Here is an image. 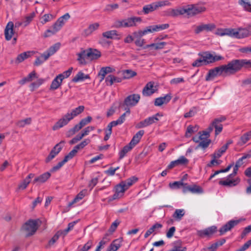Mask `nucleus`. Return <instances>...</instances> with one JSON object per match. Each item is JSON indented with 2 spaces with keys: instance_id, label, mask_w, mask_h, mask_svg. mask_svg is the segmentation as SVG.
Returning <instances> with one entry per match:
<instances>
[{
  "instance_id": "obj_53",
  "label": "nucleus",
  "mask_w": 251,
  "mask_h": 251,
  "mask_svg": "<svg viewBox=\"0 0 251 251\" xmlns=\"http://www.w3.org/2000/svg\"><path fill=\"white\" fill-rule=\"evenodd\" d=\"M77 149H75V147H74L73 150L65 156L64 158V161L67 162L68 160L73 158L77 153Z\"/></svg>"
},
{
  "instance_id": "obj_58",
  "label": "nucleus",
  "mask_w": 251,
  "mask_h": 251,
  "mask_svg": "<svg viewBox=\"0 0 251 251\" xmlns=\"http://www.w3.org/2000/svg\"><path fill=\"white\" fill-rule=\"evenodd\" d=\"M185 184L182 181H175L173 183H170L169 186L172 189H177L179 188L181 186L184 187Z\"/></svg>"
},
{
  "instance_id": "obj_1",
  "label": "nucleus",
  "mask_w": 251,
  "mask_h": 251,
  "mask_svg": "<svg viewBox=\"0 0 251 251\" xmlns=\"http://www.w3.org/2000/svg\"><path fill=\"white\" fill-rule=\"evenodd\" d=\"M243 68H251V60L233 59L226 65H223L210 70L206 77V81H210L218 76H227L233 75Z\"/></svg>"
},
{
  "instance_id": "obj_42",
  "label": "nucleus",
  "mask_w": 251,
  "mask_h": 251,
  "mask_svg": "<svg viewBox=\"0 0 251 251\" xmlns=\"http://www.w3.org/2000/svg\"><path fill=\"white\" fill-rule=\"evenodd\" d=\"M238 3L243 7L245 10L251 12V3L250 0H239Z\"/></svg>"
},
{
  "instance_id": "obj_52",
  "label": "nucleus",
  "mask_w": 251,
  "mask_h": 251,
  "mask_svg": "<svg viewBox=\"0 0 251 251\" xmlns=\"http://www.w3.org/2000/svg\"><path fill=\"white\" fill-rule=\"evenodd\" d=\"M70 16L69 13H66L63 16L60 17L57 22L61 25L62 26L64 25L65 22L70 18Z\"/></svg>"
},
{
  "instance_id": "obj_47",
  "label": "nucleus",
  "mask_w": 251,
  "mask_h": 251,
  "mask_svg": "<svg viewBox=\"0 0 251 251\" xmlns=\"http://www.w3.org/2000/svg\"><path fill=\"white\" fill-rule=\"evenodd\" d=\"M227 150V146H222L219 150L216 151L213 154L212 157L214 158H220L222 155Z\"/></svg>"
},
{
  "instance_id": "obj_62",
  "label": "nucleus",
  "mask_w": 251,
  "mask_h": 251,
  "mask_svg": "<svg viewBox=\"0 0 251 251\" xmlns=\"http://www.w3.org/2000/svg\"><path fill=\"white\" fill-rule=\"evenodd\" d=\"M119 7L118 4H107L104 9V11L106 12H111L113 10L117 9Z\"/></svg>"
},
{
  "instance_id": "obj_4",
  "label": "nucleus",
  "mask_w": 251,
  "mask_h": 251,
  "mask_svg": "<svg viewBox=\"0 0 251 251\" xmlns=\"http://www.w3.org/2000/svg\"><path fill=\"white\" fill-rule=\"evenodd\" d=\"M142 19L139 17H131L126 19L117 20L114 23L116 28L130 27L136 26L137 23H141Z\"/></svg>"
},
{
  "instance_id": "obj_35",
  "label": "nucleus",
  "mask_w": 251,
  "mask_h": 251,
  "mask_svg": "<svg viewBox=\"0 0 251 251\" xmlns=\"http://www.w3.org/2000/svg\"><path fill=\"white\" fill-rule=\"evenodd\" d=\"M138 180V178L135 176H133L125 181H122V184H123L126 189H128V188L132 185L134 183H135Z\"/></svg>"
},
{
  "instance_id": "obj_11",
  "label": "nucleus",
  "mask_w": 251,
  "mask_h": 251,
  "mask_svg": "<svg viewBox=\"0 0 251 251\" xmlns=\"http://www.w3.org/2000/svg\"><path fill=\"white\" fill-rule=\"evenodd\" d=\"M205 7L196 5L191 4L187 6V15L188 17H193L199 13L204 12Z\"/></svg>"
},
{
  "instance_id": "obj_16",
  "label": "nucleus",
  "mask_w": 251,
  "mask_h": 251,
  "mask_svg": "<svg viewBox=\"0 0 251 251\" xmlns=\"http://www.w3.org/2000/svg\"><path fill=\"white\" fill-rule=\"evenodd\" d=\"M216 231L217 227L215 226H212L203 230H198L197 231V234L201 237H204L205 236H209L212 235Z\"/></svg>"
},
{
  "instance_id": "obj_32",
  "label": "nucleus",
  "mask_w": 251,
  "mask_h": 251,
  "mask_svg": "<svg viewBox=\"0 0 251 251\" xmlns=\"http://www.w3.org/2000/svg\"><path fill=\"white\" fill-rule=\"evenodd\" d=\"M134 147L131 145H130V144L128 143L127 145L125 146L119 152V159H123L126 154L131 151V150Z\"/></svg>"
},
{
  "instance_id": "obj_37",
  "label": "nucleus",
  "mask_w": 251,
  "mask_h": 251,
  "mask_svg": "<svg viewBox=\"0 0 251 251\" xmlns=\"http://www.w3.org/2000/svg\"><path fill=\"white\" fill-rule=\"evenodd\" d=\"M100 25L98 23H95L89 25L88 27L84 30V33L86 36H88L92 33L98 29Z\"/></svg>"
},
{
  "instance_id": "obj_17",
  "label": "nucleus",
  "mask_w": 251,
  "mask_h": 251,
  "mask_svg": "<svg viewBox=\"0 0 251 251\" xmlns=\"http://www.w3.org/2000/svg\"><path fill=\"white\" fill-rule=\"evenodd\" d=\"M14 24L12 22H9L7 24L4 29V35L6 40H10L14 34Z\"/></svg>"
},
{
  "instance_id": "obj_39",
  "label": "nucleus",
  "mask_w": 251,
  "mask_h": 251,
  "mask_svg": "<svg viewBox=\"0 0 251 251\" xmlns=\"http://www.w3.org/2000/svg\"><path fill=\"white\" fill-rule=\"evenodd\" d=\"M162 227V225L159 223H156L153 225L150 229H149L144 235V237L147 238L152 233L155 231L157 229L161 228Z\"/></svg>"
},
{
  "instance_id": "obj_10",
  "label": "nucleus",
  "mask_w": 251,
  "mask_h": 251,
  "mask_svg": "<svg viewBox=\"0 0 251 251\" xmlns=\"http://www.w3.org/2000/svg\"><path fill=\"white\" fill-rule=\"evenodd\" d=\"M65 141L62 140L59 143L57 144L51 150L49 155L46 159V162H49L58 153L61 151Z\"/></svg>"
},
{
  "instance_id": "obj_14",
  "label": "nucleus",
  "mask_w": 251,
  "mask_h": 251,
  "mask_svg": "<svg viewBox=\"0 0 251 251\" xmlns=\"http://www.w3.org/2000/svg\"><path fill=\"white\" fill-rule=\"evenodd\" d=\"M157 90L154 83L152 81L148 82L142 90V94L145 96H150L154 93Z\"/></svg>"
},
{
  "instance_id": "obj_8",
  "label": "nucleus",
  "mask_w": 251,
  "mask_h": 251,
  "mask_svg": "<svg viewBox=\"0 0 251 251\" xmlns=\"http://www.w3.org/2000/svg\"><path fill=\"white\" fill-rule=\"evenodd\" d=\"M73 119L69 112L64 115L62 118L59 119L52 126V129L56 130L67 125Z\"/></svg>"
},
{
  "instance_id": "obj_13",
  "label": "nucleus",
  "mask_w": 251,
  "mask_h": 251,
  "mask_svg": "<svg viewBox=\"0 0 251 251\" xmlns=\"http://www.w3.org/2000/svg\"><path fill=\"white\" fill-rule=\"evenodd\" d=\"M190 192L193 194H201L203 192V189L200 186L196 184L192 185H188L185 184V186L183 187V192L184 193Z\"/></svg>"
},
{
  "instance_id": "obj_63",
  "label": "nucleus",
  "mask_w": 251,
  "mask_h": 251,
  "mask_svg": "<svg viewBox=\"0 0 251 251\" xmlns=\"http://www.w3.org/2000/svg\"><path fill=\"white\" fill-rule=\"evenodd\" d=\"M154 2L155 3V5H156L157 9L159 7L169 6L171 5V3L169 1V0H162Z\"/></svg>"
},
{
  "instance_id": "obj_64",
  "label": "nucleus",
  "mask_w": 251,
  "mask_h": 251,
  "mask_svg": "<svg viewBox=\"0 0 251 251\" xmlns=\"http://www.w3.org/2000/svg\"><path fill=\"white\" fill-rule=\"evenodd\" d=\"M92 119V118L91 116H88L86 118L82 119L79 123V124L81 126L82 128L86 125L89 123L91 121Z\"/></svg>"
},
{
  "instance_id": "obj_38",
  "label": "nucleus",
  "mask_w": 251,
  "mask_h": 251,
  "mask_svg": "<svg viewBox=\"0 0 251 251\" xmlns=\"http://www.w3.org/2000/svg\"><path fill=\"white\" fill-rule=\"evenodd\" d=\"M185 215V211L183 209H176L173 215L174 219L177 221H180Z\"/></svg>"
},
{
  "instance_id": "obj_3",
  "label": "nucleus",
  "mask_w": 251,
  "mask_h": 251,
  "mask_svg": "<svg viewBox=\"0 0 251 251\" xmlns=\"http://www.w3.org/2000/svg\"><path fill=\"white\" fill-rule=\"evenodd\" d=\"M39 220H29L21 227V231L25 234L26 237L34 235L39 226Z\"/></svg>"
},
{
  "instance_id": "obj_19",
  "label": "nucleus",
  "mask_w": 251,
  "mask_h": 251,
  "mask_svg": "<svg viewBox=\"0 0 251 251\" xmlns=\"http://www.w3.org/2000/svg\"><path fill=\"white\" fill-rule=\"evenodd\" d=\"M172 97L171 94H167L164 97L157 98L155 99L154 105L156 106H160L163 104H166L171 100Z\"/></svg>"
},
{
  "instance_id": "obj_5",
  "label": "nucleus",
  "mask_w": 251,
  "mask_h": 251,
  "mask_svg": "<svg viewBox=\"0 0 251 251\" xmlns=\"http://www.w3.org/2000/svg\"><path fill=\"white\" fill-rule=\"evenodd\" d=\"M226 120V118L224 116H221L219 118H215L207 128L206 131H208L209 134L210 132L213 130V128H215V136L218 135L222 132L223 128L222 122L225 121Z\"/></svg>"
},
{
  "instance_id": "obj_12",
  "label": "nucleus",
  "mask_w": 251,
  "mask_h": 251,
  "mask_svg": "<svg viewBox=\"0 0 251 251\" xmlns=\"http://www.w3.org/2000/svg\"><path fill=\"white\" fill-rule=\"evenodd\" d=\"M240 222V220H230L226 224L224 225L219 230L220 235H222L226 232L230 230L235 226L237 225Z\"/></svg>"
},
{
  "instance_id": "obj_33",
  "label": "nucleus",
  "mask_w": 251,
  "mask_h": 251,
  "mask_svg": "<svg viewBox=\"0 0 251 251\" xmlns=\"http://www.w3.org/2000/svg\"><path fill=\"white\" fill-rule=\"evenodd\" d=\"M31 53V51H26L19 54L16 59L15 62L17 64L22 62L25 59L29 57Z\"/></svg>"
},
{
  "instance_id": "obj_21",
  "label": "nucleus",
  "mask_w": 251,
  "mask_h": 251,
  "mask_svg": "<svg viewBox=\"0 0 251 251\" xmlns=\"http://www.w3.org/2000/svg\"><path fill=\"white\" fill-rule=\"evenodd\" d=\"M51 174L49 172H46L35 177L33 180V184H42L45 183L50 177Z\"/></svg>"
},
{
  "instance_id": "obj_54",
  "label": "nucleus",
  "mask_w": 251,
  "mask_h": 251,
  "mask_svg": "<svg viewBox=\"0 0 251 251\" xmlns=\"http://www.w3.org/2000/svg\"><path fill=\"white\" fill-rule=\"evenodd\" d=\"M226 35L229 36L231 37L236 38V29L234 28H225Z\"/></svg>"
},
{
  "instance_id": "obj_60",
  "label": "nucleus",
  "mask_w": 251,
  "mask_h": 251,
  "mask_svg": "<svg viewBox=\"0 0 251 251\" xmlns=\"http://www.w3.org/2000/svg\"><path fill=\"white\" fill-rule=\"evenodd\" d=\"M35 16L34 13H30L29 15L27 16L25 18V20L23 22L24 26H27L33 20Z\"/></svg>"
},
{
  "instance_id": "obj_61",
  "label": "nucleus",
  "mask_w": 251,
  "mask_h": 251,
  "mask_svg": "<svg viewBox=\"0 0 251 251\" xmlns=\"http://www.w3.org/2000/svg\"><path fill=\"white\" fill-rule=\"evenodd\" d=\"M46 60H45V57L43 56V53L41 55V56L40 57L36 58V59L34 62V65L36 66H40V65H41L42 63H43Z\"/></svg>"
},
{
  "instance_id": "obj_28",
  "label": "nucleus",
  "mask_w": 251,
  "mask_h": 251,
  "mask_svg": "<svg viewBox=\"0 0 251 251\" xmlns=\"http://www.w3.org/2000/svg\"><path fill=\"white\" fill-rule=\"evenodd\" d=\"M199 135H196L193 138V140L196 143H200V141L208 138L210 136V134L206 130L203 131L202 132H199Z\"/></svg>"
},
{
  "instance_id": "obj_2",
  "label": "nucleus",
  "mask_w": 251,
  "mask_h": 251,
  "mask_svg": "<svg viewBox=\"0 0 251 251\" xmlns=\"http://www.w3.org/2000/svg\"><path fill=\"white\" fill-rule=\"evenodd\" d=\"M199 55L200 57L192 63L193 67H199L206 65L224 59V57L221 55H213L208 52L199 53Z\"/></svg>"
},
{
  "instance_id": "obj_55",
  "label": "nucleus",
  "mask_w": 251,
  "mask_h": 251,
  "mask_svg": "<svg viewBox=\"0 0 251 251\" xmlns=\"http://www.w3.org/2000/svg\"><path fill=\"white\" fill-rule=\"evenodd\" d=\"M154 27V32L159 31L168 28L169 27V25L168 24L153 25Z\"/></svg>"
},
{
  "instance_id": "obj_43",
  "label": "nucleus",
  "mask_w": 251,
  "mask_h": 251,
  "mask_svg": "<svg viewBox=\"0 0 251 251\" xmlns=\"http://www.w3.org/2000/svg\"><path fill=\"white\" fill-rule=\"evenodd\" d=\"M84 106L83 105H80L75 108V109L72 110L69 113L71 117H72L73 119H74V117L81 113L84 111Z\"/></svg>"
},
{
  "instance_id": "obj_56",
  "label": "nucleus",
  "mask_w": 251,
  "mask_h": 251,
  "mask_svg": "<svg viewBox=\"0 0 251 251\" xmlns=\"http://www.w3.org/2000/svg\"><path fill=\"white\" fill-rule=\"evenodd\" d=\"M210 142V140L208 139V138L203 139L199 143L197 148L201 147L203 149H205L208 147Z\"/></svg>"
},
{
  "instance_id": "obj_7",
  "label": "nucleus",
  "mask_w": 251,
  "mask_h": 251,
  "mask_svg": "<svg viewBox=\"0 0 251 251\" xmlns=\"http://www.w3.org/2000/svg\"><path fill=\"white\" fill-rule=\"evenodd\" d=\"M126 190V188L121 182L115 187V194L112 197L108 198V201L110 202L113 200L120 199L124 195V193Z\"/></svg>"
},
{
  "instance_id": "obj_27",
  "label": "nucleus",
  "mask_w": 251,
  "mask_h": 251,
  "mask_svg": "<svg viewBox=\"0 0 251 251\" xmlns=\"http://www.w3.org/2000/svg\"><path fill=\"white\" fill-rule=\"evenodd\" d=\"M62 77V75H58L56 76V77L52 80L51 82V84L50 86V89L56 90L59 87L63 80L62 79H61V77Z\"/></svg>"
},
{
  "instance_id": "obj_31",
  "label": "nucleus",
  "mask_w": 251,
  "mask_h": 251,
  "mask_svg": "<svg viewBox=\"0 0 251 251\" xmlns=\"http://www.w3.org/2000/svg\"><path fill=\"white\" fill-rule=\"evenodd\" d=\"M87 193V190L84 189L80 191L75 197V198L68 204L69 206H72L74 204L82 200Z\"/></svg>"
},
{
  "instance_id": "obj_48",
  "label": "nucleus",
  "mask_w": 251,
  "mask_h": 251,
  "mask_svg": "<svg viewBox=\"0 0 251 251\" xmlns=\"http://www.w3.org/2000/svg\"><path fill=\"white\" fill-rule=\"evenodd\" d=\"M136 73L131 70H126L123 71V75L124 79H129L136 75Z\"/></svg>"
},
{
  "instance_id": "obj_44",
  "label": "nucleus",
  "mask_w": 251,
  "mask_h": 251,
  "mask_svg": "<svg viewBox=\"0 0 251 251\" xmlns=\"http://www.w3.org/2000/svg\"><path fill=\"white\" fill-rule=\"evenodd\" d=\"M160 116L159 113L156 114L155 115L150 117L146 119H145L144 123H145L146 126H149L155 122L158 121V119L157 118V116Z\"/></svg>"
},
{
  "instance_id": "obj_24",
  "label": "nucleus",
  "mask_w": 251,
  "mask_h": 251,
  "mask_svg": "<svg viewBox=\"0 0 251 251\" xmlns=\"http://www.w3.org/2000/svg\"><path fill=\"white\" fill-rule=\"evenodd\" d=\"M122 240L121 239L114 240L107 248L106 251H116L121 246Z\"/></svg>"
},
{
  "instance_id": "obj_22",
  "label": "nucleus",
  "mask_w": 251,
  "mask_h": 251,
  "mask_svg": "<svg viewBox=\"0 0 251 251\" xmlns=\"http://www.w3.org/2000/svg\"><path fill=\"white\" fill-rule=\"evenodd\" d=\"M102 35L103 37L107 39H120L121 36L118 33L116 30H112L103 32Z\"/></svg>"
},
{
  "instance_id": "obj_57",
  "label": "nucleus",
  "mask_w": 251,
  "mask_h": 251,
  "mask_svg": "<svg viewBox=\"0 0 251 251\" xmlns=\"http://www.w3.org/2000/svg\"><path fill=\"white\" fill-rule=\"evenodd\" d=\"M176 164H177V165H187L189 162L188 159H187L184 156H180L178 159L176 160Z\"/></svg>"
},
{
  "instance_id": "obj_20",
  "label": "nucleus",
  "mask_w": 251,
  "mask_h": 251,
  "mask_svg": "<svg viewBox=\"0 0 251 251\" xmlns=\"http://www.w3.org/2000/svg\"><path fill=\"white\" fill-rule=\"evenodd\" d=\"M100 56L101 53L99 50L92 48L88 49L87 59L91 60H96L98 59Z\"/></svg>"
},
{
  "instance_id": "obj_46",
  "label": "nucleus",
  "mask_w": 251,
  "mask_h": 251,
  "mask_svg": "<svg viewBox=\"0 0 251 251\" xmlns=\"http://www.w3.org/2000/svg\"><path fill=\"white\" fill-rule=\"evenodd\" d=\"M114 69L110 67H102L100 69L98 74V76H105V75L110 73H112Z\"/></svg>"
},
{
  "instance_id": "obj_25",
  "label": "nucleus",
  "mask_w": 251,
  "mask_h": 251,
  "mask_svg": "<svg viewBox=\"0 0 251 251\" xmlns=\"http://www.w3.org/2000/svg\"><path fill=\"white\" fill-rule=\"evenodd\" d=\"M35 175L32 173L29 174L26 178L19 185L18 189L24 190L30 182V180Z\"/></svg>"
},
{
  "instance_id": "obj_34",
  "label": "nucleus",
  "mask_w": 251,
  "mask_h": 251,
  "mask_svg": "<svg viewBox=\"0 0 251 251\" xmlns=\"http://www.w3.org/2000/svg\"><path fill=\"white\" fill-rule=\"evenodd\" d=\"M90 76L88 75H85L82 72H79L73 78L72 81L74 82L82 81L86 79L89 78Z\"/></svg>"
},
{
  "instance_id": "obj_26",
  "label": "nucleus",
  "mask_w": 251,
  "mask_h": 251,
  "mask_svg": "<svg viewBox=\"0 0 251 251\" xmlns=\"http://www.w3.org/2000/svg\"><path fill=\"white\" fill-rule=\"evenodd\" d=\"M122 78L115 76L113 75H108L105 78V82L107 85H112L114 83H120L122 81Z\"/></svg>"
},
{
  "instance_id": "obj_50",
  "label": "nucleus",
  "mask_w": 251,
  "mask_h": 251,
  "mask_svg": "<svg viewBox=\"0 0 251 251\" xmlns=\"http://www.w3.org/2000/svg\"><path fill=\"white\" fill-rule=\"evenodd\" d=\"M186 247L181 246V242L177 241L173 248L170 251H186Z\"/></svg>"
},
{
  "instance_id": "obj_45",
  "label": "nucleus",
  "mask_w": 251,
  "mask_h": 251,
  "mask_svg": "<svg viewBox=\"0 0 251 251\" xmlns=\"http://www.w3.org/2000/svg\"><path fill=\"white\" fill-rule=\"evenodd\" d=\"M93 245V241L92 240H89L87 242L84 244L81 248L78 247L77 251H88Z\"/></svg>"
},
{
  "instance_id": "obj_9",
  "label": "nucleus",
  "mask_w": 251,
  "mask_h": 251,
  "mask_svg": "<svg viewBox=\"0 0 251 251\" xmlns=\"http://www.w3.org/2000/svg\"><path fill=\"white\" fill-rule=\"evenodd\" d=\"M140 99V96L139 94L130 95L125 98L123 105L127 107L134 106L138 103Z\"/></svg>"
},
{
  "instance_id": "obj_41",
  "label": "nucleus",
  "mask_w": 251,
  "mask_h": 251,
  "mask_svg": "<svg viewBox=\"0 0 251 251\" xmlns=\"http://www.w3.org/2000/svg\"><path fill=\"white\" fill-rule=\"evenodd\" d=\"M239 179H234L232 180H221L219 181V184L224 186H235L239 183Z\"/></svg>"
},
{
  "instance_id": "obj_29",
  "label": "nucleus",
  "mask_w": 251,
  "mask_h": 251,
  "mask_svg": "<svg viewBox=\"0 0 251 251\" xmlns=\"http://www.w3.org/2000/svg\"><path fill=\"white\" fill-rule=\"evenodd\" d=\"M37 78L36 73L35 71H32L28 74V75L19 81V83L21 85H24L25 83L31 81L33 79Z\"/></svg>"
},
{
  "instance_id": "obj_59",
  "label": "nucleus",
  "mask_w": 251,
  "mask_h": 251,
  "mask_svg": "<svg viewBox=\"0 0 251 251\" xmlns=\"http://www.w3.org/2000/svg\"><path fill=\"white\" fill-rule=\"evenodd\" d=\"M44 82V79L43 78L38 79L35 82L32 83L30 84V87L32 88V90H34V88H37L39 87L41 85H42Z\"/></svg>"
},
{
  "instance_id": "obj_15",
  "label": "nucleus",
  "mask_w": 251,
  "mask_h": 251,
  "mask_svg": "<svg viewBox=\"0 0 251 251\" xmlns=\"http://www.w3.org/2000/svg\"><path fill=\"white\" fill-rule=\"evenodd\" d=\"M60 44L57 43L52 46H51L46 51L43 53V56L45 57V60H48V58L54 54L60 48Z\"/></svg>"
},
{
  "instance_id": "obj_6",
  "label": "nucleus",
  "mask_w": 251,
  "mask_h": 251,
  "mask_svg": "<svg viewBox=\"0 0 251 251\" xmlns=\"http://www.w3.org/2000/svg\"><path fill=\"white\" fill-rule=\"evenodd\" d=\"M192 28L194 30V33L195 34H199L201 32L204 31H212L216 28V25L212 23L205 24L201 23L198 25H193Z\"/></svg>"
},
{
  "instance_id": "obj_18",
  "label": "nucleus",
  "mask_w": 251,
  "mask_h": 251,
  "mask_svg": "<svg viewBox=\"0 0 251 251\" xmlns=\"http://www.w3.org/2000/svg\"><path fill=\"white\" fill-rule=\"evenodd\" d=\"M236 38L247 37L251 35V31L248 26L246 28H239L236 29Z\"/></svg>"
},
{
  "instance_id": "obj_23",
  "label": "nucleus",
  "mask_w": 251,
  "mask_h": 251,
  "mask_svg": "<svg viewBox=\"0 0 251 251\" xmlns=\"http://www.w3.org/2000/svg\"><path fill=\"white\" fill-rule=\"evenodd\" d=\"M144 130H141L138 131L132 137L131 140L129 143L130 145L134 147L140 141L142 137L144 134Z\"/></svg>"
},
{
  "instance_id": "obj_40",
  "label": "nucleus",
  "mask_w": 251,
  "mask_h": 251,
  "mask_svg": "<svg viewBox=\"0 0 251 251\" xmlns=\"http://www.w3.org/2000/svg\"><path fill=\"white\" fill-rule=\"evenodd\" d=\"M157 9L155 2L144 6L143 8V11L145 14H149Z\"/></svg>"
},
{
  "instance_id": "obj_30",
  "label": "nucleus",
  "mask_w": 251,
  "mask_h": 251,
  "mask_svg": "<svg viewBox=\"0 0 251 251\" xmlns=\"http://www.w3.org/2000/svg\"><path fill=\"white\" fill-rule=\"evenodd\" d=\"M88 53V50H82L81 51L77 53L76 55L78 56L77 61L80 64H85L86 61L85 59H87V54Z\"/></svg>"
},
{
  "instance_id": "obj_51",
  "label": "nucleus",
  "mask_w": 251,
  "mask_h": 251,
  "mask_svg": "<svg viewBox=\"0 0 251 251\" xmlns=\"http://www.w3.org/2000/svg\"><path fill=\"white\" fill-rule=\"evenodd\" d=\"M91 142V140L89 139H85L82 141L80 144L77 145L75 147L77 150H79L83 149L85 146L88 145Z\"/></svg>"
},
{
  "instance_id": "obj_49",
  "label": "nucleus",
  "mask_w": 251,
  "mask_h": 251,
  "mask_svg": "<svg viewBox=\"0 0 251 251\" xmlns=\"http://www.w3.org/2000/svg\"><path fill=\"white\" fill-rule=\"evenodd\" d=\"M31 118H27L24 120H22L18 121L16 123V125L20 127H23L26 125H28L31 124Z\"/></svg>"
},
{
  "instance_id": "obj_36",
  "label": "nucleus",
  "mask_w": 251,
  "mask_h": 251,
  "mask_svg": "<svg viewBox=\"0 0 251 251\" xmlns=\"http://www.w3.org/2000/svg\"><path fill=\"white\" fill-rule=\"evenodd\" d=\"M251 138V131L244 133L240 139L238 144L242 146L246 143Z\"/></svg>"
}]
</instances>
